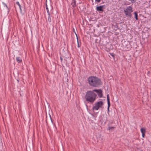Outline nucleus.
<instances>
[{"mask_svg":"<svg viewBox=\"0 0 151 151\" xmlns=\"http://www.w3.org/2000/svg\"><path fill=\"white\" fill-rule=\"evenodd\" d=\"M97 95L93 91H88L85 96V98L88 102L93 103L95 101Z\"/></svg>","mask_w":151,"mask_h":151,"instance_id":"obj_1","label":"nucleus"},{"mask_svg":"<svg viewBox=\"0 0 151 151\" xmlns=\"http://www.w3.org/2000/svg\"><path fill=\"white\" fill-rule=\"evenodd\" d=\"M88 82L89 85L93 87H96L101 84V80L96 77L90 76L88 79Z\"/></svg>","mask_w":151,"mask_h":151,"instance_id":"obj_2","label":"nucleus"},{"mask_svg":"<svg viewBox=\"0 0 151 151\" xmlns=\"http://www.w3.org/2000/svg\"><path fill=\"white\" fill-rule=\"evenodd\" d=\"M104 103L102 101H100L95 103L94 106L93 107V109L98 110L100 108H102Z\"/></svg>","mask_w":151,"mask_h":151,"instance_id":"obj_3","label":"nucleus"},{"mask_svg":"<svg viewBox=\"0 0 151 151\" xmlns=\"http://www.w3.org/2000/svg\"><path fill=\"white\" fill-rule=\"evenodd\" d=\"M93 91L96 92L98 94L99 98H101L103 96L102 91L101 89H94Z\"/></svg>","mask_w":151,"mask_h":151,"instance_id":"obj_4","label":"nucleus"},{"mask_svg":"<svg viewBox=\"0 0 151 151\" xmlns=\"http://www.w3.org/2000/svg\"><path fill=\"white\" fill-rule=\"evenodd\" d=\"M107 104H108V111H109V108L110 105V99L109 98V94H108L107 96Z\"/></svg>","mask_w":151,"mask_h":151,"instance_id":"obj_5","label":"nucleus"},{"mask_svg":"<svg viewBox=\"0 0 151 151\" xmlns=\"http://www.w3.org/2000/svg\"><path fill=\"white\" fill-rule=\"evenodd\" d=\"M104 7V6H101L96 7V10L97 11H100L103 12L104 10L103 8Z\"/></svg>","mask_w":151,"mask_h":151,"instance_id":"obj_6","label":"nucleus"},{"mask_svg":"<svg viewBox=\"0 0 151 151\" xmlns=\"http://www.w3.org/2000/svg\"><path fill=\"white\" fill-rule=\"evenodd\" d=\"M141 131L142 133V137H144L145 134L146 132L145 129L144 128H141Z\"/></svg>","mask_w":151,"mask_h":151,"instance_id":"obj_7","label":"nucleus"},{"mask_svg":"<svg viewBox=\"0 0 151 151\" xmlns=\"http://www.w3.org/2000/svg\"><path fill=\"white\" fill-rule=\"evenodd\" d=\"M124 12L125 14V15L127 16H128L129 17H130L131 16V12H129L128 11H127L126 10H124Z\"/></svg>","mask_w":151,"mask_h":151,"instance_id":"obj_8","label":"nucleus"},{"mask_svg":"<svg viewBox=\"0 0 151 151\" xmlns=\"http://www.w3.org/2000/svg\"><path fill=\"white\" fill-rule=\"evenodd\" d=\"M132 9L131 6H129L128 7H127L125 10H127L130 12H133V10H132Z\"/></svg>","mask_w":151,"mask_h":151,"instance_id":"obj_9","label":"nucleus"},{"mask_svg":"<svg viewBox=\"0 0 151 151\" xmlns=\"http://www.w3.org/2000/svg\"><path fill=\"white\" fill-rule=\"evenodd\" d=\"M16 59L18 63H21V62H22V60L21 58L19 57H17L16 58Z\"/></svg>","mask_w":151,"mask_h":151,"instance_id":"obj_10","label":"nucleus"},{"mask_svg":"<svg viewBox=\"0 0 151 151\" xmlns=\"http://www.w3.org/2000/svg\"><path fill=\"white\" fill-rule=\"evenodd\" d=\"M45 4H46V9L47 10V12L48 13V15H50V13L49 12V11L48 10V8L47 7V1H46L45 2Z\"/></svg>","mask_w":151,"mask_h":151,"instance_id":"obj_11","label":"nucleus"},{"mask_svg":"<svg viewBox=\"0 0 151 151\" xmlns=\"http://www.w3.org/2000/svg\"><path fill=\"white\" fill-rule=\"evenodd\" d=\"M72 2H71V4L73 7H75L76 6V1H72Z\"/></svg>","mask_w":151,"mask_h":151,"instance_id":"obj_12","label":"nucleus"},{"mask_svg":"<svg viewBox=\"0 0 151 151\" xmlns=\"http://www.w3.org/2000/svg\"><path fill=\"white\" fill-rule=\"evenodd\" d=\"M135 18L136 20H137L138 19V15L137 13V12H134Z\"/></svg>","mask_w":151,"mask_h":151,"instance_id":"obj_13","label":"nucleus"},{"mask_svg":"<svg viewBox=\"0 0 151 151\" xmlns=\"http://www.w3.org/2000/svg\"><path fill=\"white\" fill-rule=\"evenodd\" d=\"M76 35L77 36V43H78V47H79L81 46V45L79 44V43L78 37H77V35L76 34Z\"/></svg>","mask_w":151,"mask_h":151,"instance_id":"obj_14","label":"nucleus"},{"mask_svg":"<svg viewBox=\"0 0 151 151\" xmlns=\"http://www.w3.org/2000/svg\"><path fill=\"white\" fill-rule=\"evenodd\" d=\"M67 62V61L65 59H64V60H63V63H62V65H63V64H64L66 65Z\"/></svg>","mask_w":151,"mask_h":151,"instance_id":"obj_15","label":"nucleus"},{"mask_svg":"<svg viewBox=\"0 0 151 151\" xmlns=\"http://www.w3.org/2000/svg\"><path fill=\"white\" fill-rule=\"evenodd\" d=\"M48 15L49 16L48 18V21L49 22H50L51 21V19L50 16V15Z\"/></svg>","mask_w":151,"mask_h":151,"instance_id":"obj_16","label":"nucleus"},{"mask_svg":"<svg viewBox=\"0 0 151 151\" xmlns=\"http://www.w3.org/2000/svg\"><path fill=\"white\" fill-rule=\"evenodd\" d=\"M47 4H48L49 5L51 6V1H47Z\"/></svg>","mask_w":151,"mask_h":151,"instance_id":"obj_17","label":"nucleus"},{"mask_svg":"<svg viewBox=\"0 0 151 151\" xmlns=\"http://www.w3.org/2000/svg\"><path fill=\"white\" fill-rule=\"evenodd\" d=\"M16 4L19 6V8L20 9H21V6L20 4H19V2L18 1H17L16 2Z\"/></svg>","mask_w":151,"mask_h":151,"instance_id":"obj_18","label":"nucleus"},{"mask_svg":"<svg viewBox=\"0 0 151 151\" xmlns=\"http://www.w3.org/2000/svg\"><path fill=\"white\" fill-rule=\"evenodd\" d=\"M110 55H111L114 58H115V54L113 53H110Z\"/></svg>","mask_w":151,"mask_h":151,"instance_id":"obj_19","label":"nucleus"},{"mask_svg":"<svg viewBox=\"0 0 151 151\" xmlns=\"http://www.w3.org/2000/svg\"><path fill=\"white\" fill-rule=\"evenodd\" d=\"M114 127H108V129L109 130H111V129H114Z\"/></svg>","mask_w":151,"mask_h":151,"instance_id":"obj_20","label":"nucleus"},{"mask_svg":"<svg viewBox=\"0 0 151 151\" xmlns=\"http://www.w3.org/2000/svg\"><path fill=\"white\" fill-rule=\"evenodd\" d=\"M60 60H61V61L62 63H63V58L60 57Z\"/></svg>","mask_w":151,"mask_h":151,"instance_id":"obj_21","label":"nucleus"},{"mask_svg":"<svg viewBox=\"0 0 151 151\" xmlns=\"http://www.w3.org/2000/svg\"><path fill=\"white\" fill-rule=\"evenodd\" d=\"M49 116H50V119L51 121L52 122V119L51 116L50 114H49Z\"/></svg>","mask_w":151,"mask_h":151,"instance_id":"obj_22","label":"nucleus"},{"mask_svg":"<svg viewBox=\"0 0 151 151\" xmlns=\"http://www.w3.org/2000/svg\"><path fill=\"white\" fill-rule=\"evenodd\" d=\"M46 121L47 122V116L46 117Z\"/></svg>","mask_w":151,"mask_h":151,"instance_id":"obj_23","label":"nucleus"},{"mask_svg":"<svg viewBox=\"0 0 151 151\" xmlns=\"http://www.w3.org/2000/svg\"><path fill=\"white\" fill-rule=\"evenodd\" d=\"M97 1L98 2H100V1Z\"/></svg>","mask_w":151,"mask_h":151,"instance_id":"obj_24","label":"nucleus"},{"mask_svg":"<svg viewBox=\"0 0 151 151\" xmlns=\"http://www.w3.org/2000/svg\"><path fill=\"white\" fill-rule=\"evenodd\" d=\"M133 2H132V3H134V0H133Z\"/></svg>","mask_w":151,"mask_h":151,"instance_id":"obj_25","label":"nucleus"},{"mask_svg":"<svg viewBox=\"0 0 151 151\" xmlns=\"http://www.w3.org/2000/svg\"><path fill=\"white\" fill-rule=\"evenodd\" d=\"M150 73V72L149 71H148V73Z\"/></svg>","mask_w":151,"mask_h":151,"instance_id":"obj_26","label":"nucleus"},{"mask_svg":"<svg viewBox=\"0 0 151 151\" xmlns=\"http://www.w3.org/2000/svg\"><path fill=\"white\" fill-rule=\"evenodd\" d=\"M5 5H6V6L7 7V5H6V4H5Z\"/></svg>","mask_w":151,"mask_h":151,"instance_id":"obj_27","label":"nucleus"}]
</instances>
